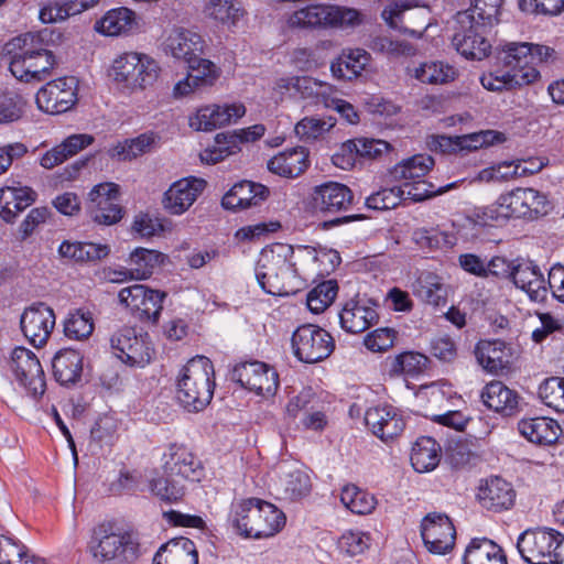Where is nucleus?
Wrapping results in <instances>:
<instances>
[{"label":"nucleus","mask_w":564,"mask_h":564,"mask_svg":"<svg viewBox=\"0 0 564 564\" xmlns=\"http://www.w3.org/2000/svg\"><path fill=\"white\" fill-rule=\"evenodd\" d=\"M62 37L59 32L43 29L19 35L4 45L10 57L9 69L19 80L31 83L46 79L56 64L51 46Z\"/></svg>","instance_id":"1"},{"label":"nucleus","mask_w":564,"mask_h":564,"mask_svg":"<svg viewBox=\"0 0 564 564\" xmlns=\"http://www.w3.org/2000/svg\"><path fill=\"white\" fill-rule=\"evenodd\" d=\"M162 469V475L149 480V490L165 503L180 502L188 484L199 482L205 475L202 462L186 446L177 444L164 453Z\"/></svg>","instance_id":"2"},{"label":"nucleus","mask_w":564,"mask_h":564,"mask_svg":"<svg viewBox=\"0 0 564 564\" xmlns=\"http://www.w3.org/2000/svg\"><path fill=\"white\" fill-rule=\"evenodd\" d=\"M292 246L275 243L264 248L256 267V278L261 289L271 295L289 296L301 288V281L292 262Z\"/></svg>","instance_id":"3"},{"label":"nucleus","mask_w":564,"mask_h":564,"mask_svg":"<svg viewBox=\"0 0 564 564\" xmlns=\"http://www.w3.org/2000/svg\"><path fill=\"white\" fill-rule=\"evenodd\" d=\"M228 521L239 535L262 539L278 533L285 524V516L268 501L249 498L231 503Z\"/></svg>","instance_id":"4"},{"label":"nucleus","mask_w":564,"mask_h":564,"mask_svg":"<svg viewBox=\"0 0 564 564\" xmlns=\"http://www.w3.org/2000/svg\"><path fill=\"white\" fill-rule=\"evenodd\" d=\"M214 366L205 356H196L181 369L176 379V399L189 412L204 410L214 395Z\"/></svg>","instance_id":"5"},{"label":"nucleus","mask_w":564,"mask_h":564,"mask_svg":"<svg viewBox=\"0 0 564 564\" xmlns=\"http://www.w3.org/2000/svg\"><path fill=\"white\" fill-rule=\"evenodd\" d=\"M564 535L551 528H534L523 531L517 540L522 560L529 564H561L560 547Z\"/></svg>","instance_id":"6"},{"label":"nucleus","mask_w":564,"mask_h":564,"mask_svg":"<svg viewBox=\"0 0 564 564\" xmlns=\"http://www.w3.org/2000/svg\"><path fill=\"white\" fill-rule=\"evenodd\" d=\"M93 557L99 562L127 564L137 558V544L127 533L115 532L112 525L96 527L88 545Z\"/></svg>","instance_id":"7"},{"label":"nucleus","mask_w":564,"mask_h":564,"mask_svg":"<svg viewBox=\"0 0 564 564\" xmlns=\"http://www.w3.org/2000/svg\"><path fill=\"white\" fill-rule=\"evenodd\" d=\"M111 70L117 83L134 90L152 86L159 77L160 66L150 55L127 52L113 61Z\"/></svg>","instance_id":"8"},{"label":"nucleus","mask_w":564,"mask_h":564,"mask_svg":"<svg viewBox=\"0 0 564 564\" xmlns=\"http://www.w3.org/2000/svg\"><path fill=\"white\" fill-rule=\"evenodd\" d=\"M469 13H456L452 39L455 50L467 59H482L488 56L491 44L487 35L491 29L477 23Z\"/></svg>","instance_id":"9"},{"label":"nucleus","mask_w":564,"mask_h":564,"mask_svg":"<svg viewBox=\"0 0 564 564\" xmlns=\"http://www.w3.org/2000/svg\"><path fill=\"white\" fill-rule=\"evenodd\" d=\"M360 23L355 9L328 4H312L295 11L289 18L292 28L354 26Z\"/></svg>","instance_id":"10"},{"label":"nucleus","mask_w":564,"mask_h":564,"mask_svg":"<svg viewBox=\"0 0 564 564\" xmlns=\"http://www.w3.org/2000/svg\"><path fill=\"white\" fill-rule=\"evenodd\" d=\"M292 347L299 360L314 364L327 358L333 352L335 341L330 334L319 326L304 324L293 333Z\"/></svg>","instance_id":"11"},{"label":"nucleus","mask_w":564,"mask_h":564,"mask_svg":"<svg viewBox=\"0 0 564 564\" xmlns=\"http://www.w3.org/2000/svg\"><path fill=\"white\" fill-rule=\"evenodd\" d=\"M230 379L264 398L274 395L279 388L276 370L257 360L236 365L230 372Z\"/></svg>","instance_id":"12"},{"label":"nucleus","mask_w":564,"mask_h":564,"mask_svg":"<svg viewBox=\"0 0 564 564\" xmlns=\"http://www.w3.org/2000/svg\"><path fill=\"white\" fill-rule=\"evenodd\" d=\"M77 87L78 80L73 76L51 80L36 93V105L46 113L66 112L77 102Z\"/></svg>","instance_id":"13"},{"label":"nucleus","mask_w":564,"mask_h":564,"mask_svg":"<svg viewBox=\"0 0 564 564\" xmlns=\"http://www.w3.org/2000/svg\"><path fill=\"white\" fill-rule=\"evenodd\" d=\"M166 293L143 284H133L119 291V303L140 319L156 322L163 308Z\"/></svg>","instance_id":"14"},{"label":"nucleus","mask_w":564,"mask_h":564,"mask_svg":"<svg viewBox=\"0 0 564 564\" xmlns=\"http://www.w3.org/2000/svg\"><path fill=\"white\" fill-rule=\"evenodd\" d=\"M120 188L115 183H101L89 192L88 213L91 219L110 226L121 220L123 208L119 204Z\"/></svg>","instance_id":"15"},{"label":"nucleus","mask_w":564,"mask_h":564,"mask_svg":"<svg viewBox=\"0 0 564 564\" xmlns=\"http://www.w3.org/2000/svg\"><path fill=\"white\" fill-rule=\"evenodd\" d=\"M9 367L15 379L34 398L43 395L45 391L44 371L41 362L33 351L24 347L12 350Z\"/></svg>","instance_id":"16"},{"label":"nucleus","mask_w":564,"mask_h":564,"mask_svg":"<svg viewBox=\"0 0 564 564\" xmlns=\"http://www.w3.org/2000/svg\"><path fill=\"white\" fill-rule=\"evenodd\" d=\"M421 535L431 553L444 555L454 547L456 531L445 513L432 512L422 520Z\"/></svg>","instance_id":"17"},{"label":"nucleus","mask_w":564,"mask_h":564,"mask_svg":"<svg viewBox=\"0 0 564 564\" xmlns=\"http://www.w3.org/2000/svg\"><path fill=\"white\" fill-rule=\"evenodd\" d=\"M530 43L511 42L503 46L498 54V63L501 67L517 75V80L522 85H529L538 80L540 72L532 65Z\"/></svg>","instance_id":"18"},{"label":"nucleus","mask_w":564,"mask_h":564,"mask_svg":"<svg viewBox=\"0 0 564 564\" xmlns=\"http://www.w3.org/2000/svg\"><path fill=\"white\" fill-rule=\"evenodd\" d=\"M203 48V37L184 28L172 29L163 42L164 52L176 59L186 62L189 69H195L198 62L206 61L200 57Z\"/></svg>","instance_id":"19"},{"label":"nucleus","mask_w":564,"mask_h":564,"mask_svg":"<svg viewBox=\"0 0 564 564\" xmlns=\"http://www.w3.org/2000/svg\"><path fill=\"white\" fill-rule=\"evenodd\" d=\"M245 113L246 107L240 102L207 105L189 117V127L196 131H212L236 122Z\"/></svg>","instance_id":"20"},{"label":"nucleus","mask_w":564,"mask_h":564,"mask_svg":"<svg viewBox=\"0 0 564 564\" xmlns=\"http://www.w3.org/2000/svg\"><path fill=\"white\" fill-rule=\"evenodd\" d=\"M20 324L26 339L33 346L41 347L47 341L55 326V314L44 303L33 304L23 312Z\"/></svg>","instance_id":"21"},{"label":"nucleus","mask_w":564,"mask_h":564,"mask_svg":"<svg viewBox=\"0 0 564 564\" xmlns=\"http://www.w3.org/2000/svg\"><path fill=\"white\" fill-rule=\"evenodd\" d=\"M205 186V180L195 176L174 182L164 193V208L172 215H182L195 203Z\"/></svg>","instance_id":"22"},{"label":"nucleus","mask_w":564,"mask_h":564,"mask_svg":"<svg viewBox=\"0 0 564 564\" xmlns=\"http://www.w3.org/2000/svg\"><path fill=\"white\" fill-rule=\"evenodd\" d=\"M366 425L382 441L399 436L405 426L400 411L389 404L369 408L365 413Z\"/></svg>","instance_id":"23"},{"label":"nucleus","mask_w":564,"mask_h":564,"mask_svg":"<svg viewBox=\"0 0 564 564\" xmlns=\"http://www.w3.org/2000/svg\"><path fill=\"white\" fill-rule=\"evenodd\" d=\"M377 303L369 299L348 301L339 313V322L347 333H362L378 322Z\"/></svg>","instance_id":"24"},{"label":"nucleus","mask_w":564,"mask_h":564,"mask_svg":"<svg viewBox=\"0 0 564 564\" xmlns=\"http://www.w3.org/2000/svg\"><path fill=\"white\" fill-rule=\"evenodd\" d=\"M354 202L351 189L345 184L326 182L312 192V203L316 210L327 214L346 212Z\"/></svg>","instance_id":"25"},{"label":"nucleus","mask_w":564,"mask_h":564,"mask_svg":"<svg viewBox=\"0 0 564 564\" xmlns=\"http://www.w3.org/2000/svg\"><path fill=\"white\" fill-rule=\"evenodd\" d=\"M480 399L489 410L505 416L516 414L519 411L521 400L516 390L510 389L499 380L487 383L480 392Z\"/></svg>","instance_id":"26"},{"label":"nucleus","mask_w":564,"mask_h":564,"mask_svg":"<svg viewBox=\"0 0 564 564\" xmlns=\"http://www.w3.org/2000/svg\"><path fill=\"white\" fill-rule=\"evenodd\" d=\"M203 13L206 19L229 31L237 29L247 15L239 0H207Z\"/></svg>","instance_id":"27"},{"label":"nucleus","mask_w":564,"mask_h":564,"mask_svg":"<svg viewBox=\"0 0 564 564\" xmlns=\"http://www.w3.org/2000/svg\"><path fill=\"white\" fill-rule=\"evenodd\" d=\"M268 194L269 191L264 185L251 181H241L225 194L221 205L230 210L247 209L260 205Z\"/></svg>","instance_id":"28"},{"label":"nucleus","mask_w":564,"mask_h":564,"mask_svg":"<svg viewBox=\"0 0 564 564\" xmlns=\"http://www.w3.org/2000/svg\"><path fill=\"white\" fill-rule=\"evenodd\" d=\"M477 497L484 508L499 512L513 506L516 494L508 481L492 477L479 487Z\"/></svg>","instance_id":"29"},{"label":"nucleus","mask_w":564,"mask_h":564,"mask_svg":"<svg viewBox=\"0 0 564 564\" xmlns=\"http://www.w3.org/2000/svg\"><path fill=\"white\" fill-rule=\"evenodd\" d=\"M478 364L489 372L508 369L511 364V348L500 339L480 340L475 348Z\"/></svg>","instance_id":"30"},{"label":"nucleus","mask_w":564,"mask_h":564,"mask_svg":"<svg viewBox=\"0 0 564 564\" xmlns=\"http://www.w3.org/2000/svg\"><path fill=\"white\" fill-rule=\"evenodd\" d=\"M308 152L303 147L284 150L268 161V170L282 177L294 178L308 167Z\"/></svg>","instance_id":"31"},{"label":"nucleus","mask_w":564,"mask_h":564,"mask_svg":"<svg viewBox=\"0 0 564 564\" xmlns=\"http://www.w3.org/2000/svg\"><path fill=\"white\" fill-rule=\"evenodd\" d=\"M153 564H198V553L192 540L181 536L163 544Z\"/></svg>","instance_id":"32"},{"label":"nucleus","mask_w":564,"mask_h":564,"mask_svg":"<svg viewBox=\"0 0 564 564\" xmlns=\"http://www.w3.org/2000/svg\"><path fill=\"white\" fill-rule=\"evenodd\" d=\"M518 430L529 442L539 445L555 443L561 433L558 423L544 416L523 419L518 423Z\"/></svg>","instance_id":"33"},{"label":"nucleus","mask_w":564,"mask_h":564,"mask_svg":"<svg viewBox=\"0 0 564 564\" xmlns=\"http://www.w3.org/2000/svg\"><path fill=\"white\" fill-rule=\"evenodd\" d=\"M53 375L62 386L77 383L83 373V356L74 349H62L52 360Z\"/></svg>","instance_id":"34"},{"label":"nucleus","mask_w":564,"mask_h":564,"mask_svg":"<svg viewBox=\"0 0 564 564\" xmlns=\"http://www.w3.org/2000/svg\"><path fill=\"white\" fill-rule=\"evenodd\" d=\"M311 487V479L304 470L295 466H281L278 490L283 499L299 500L310 494Z\"/></svg>","instance_id":"35"},{"label":"nucleus","mask_w":564,"mask_h":564,"mask_svg":"<svg viewBox=\"0 0 564 564\" xmlns=\"http://www.w3.org/2000/svg\"><path fill=\"white\" fill-rule=\"evenodd\" d=\"M371 59L370 54L362 48L344 50L332 62L330 72L337 79L351 80L358 77Z\"/></svg>","instance_id":"36"},{"label":"nucleus","mask_w":564,"mask_h":564,"mask_svg":"<svg viewBox=\"0 0 564 564\" xmlns=\"http://www.w3.org/2000/svg\"><path fill=\"white\" fill-rule=\"evenodd\" d=\"M36 194L30 187H4L0 189V217L13 223L19 213L35 200Z\"/></svg>","instance_id":"37"},{"label":"nucleus","mask_w":564,"mask_h":564,"mask_svg":"<svg viewBox=\"0 0 564 564\" xmlns=\"http://www.w3.org/2000/svg\"><path fill=\"white\" fill-rule=\"evenodd\" d=\"M412 292L426 304L433 306L446 304V285L442 282V278L433 272H421L412 284Z\"/></svg>","instance_id":"38"},{"label":"nucleus","mask_w":564,"mask_h":564,"mask_svg":"<svg viewBox=\"0 0 564 564\" xmlns=\"http://www.w3.org/2000/svg\"><path fill=\"white\" fill-rule=\"evenodd\" d=\"M463 564H507V557L492 540L475 538L466 547Z\"/></svg>","instance_id":"39"},{"label":"nucleus","mask_w":564,"mask_h":564,"mask_svg":"<svg viewBox=\"0 0 564 564\" xmlns=\"http://www.w3.org/2000/svg\"><path fill=\"white\" fill-rule=\"evenodd\" d=\"M138 29L135 13L124 7L108 11L98 22L97 30L109 36L132 33Z\"/></svg>","instance_id":"40"},{"label":"nucleus","mask_w":564,"mask_h":564,"mask_svg":"<svg viewBox=\"0 0 564 564\" xmlns=\"http://www.w3.org/2000/svg\"><path fill=\"white\" fill-rule=\"evenodd\" d=\"M216 77L215 65L210 61H200L195 69H191L187 77L175 84L173 96L175 98H182L195 91L197 88L210 86Z\"/></svg>","instance_id":"41"},{"label":"nucleus","mask_w":564,"mask_h":564,"mask_svg":"<svg viewBox=\"0 0 564 564\" xmlns=\"http://www.w3.org/2000/svg\"><path fill=\"white\" fill-rule=\"evenodd\" d=\"M510 218H514V214L509 206L506 193L501 194L494 204L476 208L468 216L470 223L480 227L502 225Z\"/></svg>","instance_id":"42"},{"label":"nucleus","mask_w":564,"mask_h":564,"mask_svg":"<svg viewBox=\"0 0 564 564\" xmlns=\"http://www.w3.org/2000/svg\"><path fill=\"white\" fill-rule=\"evenodd\" d=\"M441 447L430 436H422L416 440L411 452V464L419 473L433 470L440 463Z\"/></svg>","instance_id":"43"},{"label":"nucleus","mask_w":564,"mask_h":564,"mask_svg":"<svg viewBox=\"0 0 564 564\" xmlns=\"http://www.w3.org/2000/svg\"><path fill=\"white\" fill-rule=\"evenodd\" d=\"M434 164V159L431 155L415 154L394 165L391 175L395 181L404 183L422 180Z\"/></svg>","instance_id":"44"},{"label":"nucleus","mask_w":564,"mask_h":564,"mask_svg":"<svg viewBox=\"0 0 564 564\" xmlns=\"http://www.w3.org/2000/svg\"><path fill=\"white\" fill-rule=\"evenodd\" d=\"M109 252L110 248L108 245L94 242L64 241L58 248L61 257L77 262L101 260L106 258Z\"/></svg>","instance_id":"45"},{"label":"nucleus","mask_w":564,"mask_h":564,"mask_svg":"<svg viewBox=\"0 0 564 564\" xmlns=\"http://www.w3.org/2000/svg\"><path fill=\"white\" fill-rule=\"evenodd\" d=\"M153 132H147L133 139L118 142L109 150V155L119 161H130L149 152L158 140Z\"/></svg>","instance_id":"46"},{"label":"nucleus","mask_w":564,"mask_h":564,"mask_svg":"<svg viewBox=\"0 0 564 564\" xmlns=\"http://www.w3.org/2000/svg\"><path fill=\"white\" fill-rule=\"evenodd\" d=\"M239 151V137L232 135V133H218L214 143L206 148L199 156L203 163L216 164Z\"/></svg>","instance_id":"47"},{"label":"nucleus","mask_w":564,"mask_h":564,"mask_svg":"<svg viewBox=\"0 0 564 564\" xmlns=\"http://www.w3.org/2000/svg\"><path fill=\"white\" fill-rule=\"evenodd\" d=\"M343 505L356 514H369L375 510L377 500L373 495L355 485H347L340 494Z\"/></svg>","instance_id":"48"},{"label":"nucleus","mask_w":564,"mask_h":564,"mask_svg":"<svg viewBox=\"0 0 564 564\" xmlns=\"http://www.w3.org/2000/svg\"><path fill=\"white\" fill-rule=\"evenodd\" d=\"M162 262L163 254L161 252L145 248H137L129 258V265L133 269L137 280L148 279Z\"/></svg>","instance_id":"49"},{"label":"nucleus","mask_w":564,"mask_h":564,"mask_svg":"<svg viewBox=\"0 0 564 564\" xmlns=\"http://www.w3.org/2000/svg\"><path fill=\"white\" fill-rule=\"evenodd\" d=\"M413 76L423 84H445L453 80L456 70L443 62H426L415 67Z\"/></svg>","instance_id":"50"},{"label":"nucleus","mask_w":564,"mask_h":564,"mask_svg":"<svg viewBox=\"0 0 564 564\" xmlns=\"http://www.w3.org/2000/svg\"><path fill=\"white\" fill-rule=\"evenodd\" d=\"M304 99H313L316 104L329 100L335 93L334 87L310 76H295V91Z\"/></svg>","instance_id":"51"},{"label":"nucleus","mask_w":564,"mask_h":564,"mask_svg":"<svg viewBox=\"0 0 564 564\" xmlns=\"http://www.w3.org/2000/svg\"><path fill=\"white\" fill-rule=\"evenodd\" d=\"M426 362L427 358L424 355L420 352L405 351L392 359L389 373L391 376L405 375L409 377H415L425 369Z\"/></svg>","instance_id":"52"},{"label":"nucleus","mask_w":564,"mask_h":564,"mask_svg":"<svg viewBox=\"0 0 564 564\" xmlns=\"http://www.w3.org/2000/svg\"><path fill=\"white\" fill-rule=\"evenodd\" d=\"M470 7L458 13H469L477 23L491 29L498 23L503 0H469Z\"/></svg>","instance_id":"53"},{"label":"nucleus","mask_w":564,"mask_h":564,"mask_svg":"<svg viewBox=\"0 0 564 564\" xmlns=\"http://www.w3.org/2000/svg\"><path fill=\"white\" fill-rule=\"evenodd\" d=\"M338 285L335 280H327L314 289L306 296V304L311 312L318 314L324 312L336 299Z\"/></svg>","instance_id":"54"},{"label":"nucleus","mask_w":564,"mask_h":564,"mask_svg":"<svg viewBox=\"0 0 564 564\" xmlns=\"http://www.w3.org/2000/svg\"><path fill=\"white\" fill-rule=\"evenodd\" d=\"M94 321L89 312H70L64 323V333L70 339L82 340L91 335Z\"/></svg>","instance_id":"55"},{"label":"nucleus","mask_w":564,"mask_h":564,"mask_svg":"<svg viewBox=\"0 0 564 564\" xmlns=\"http://www.w3.org/2000/svg\"><path fill=\"white\" fill-rule=\"evenodd\" d=\"M318 400L312 389H303L296 395L290 398L285 405L284 420L296 423L302 416L314 408Z\"/></svg>","instance_id":"56"},{"label":"nucleus","mask_w":564,"mask_h":564,"mask_svg":"<svg viewBox=\"0 0 564 564\" xmlns=\"http://www.w3.org/2000/svg\"><path fill=\"white\" fill-rule=\"evenodd\" d=\"M539 398L549 408L564 413V378L545 379L539 387Z\"/></svg>","instance_id":"57"},{"label":"nucleus","mask_w":564,"mask_h":564,"mask_svg":"<svg viewBox=\"0 0 564 564\" xmlns=\"http://www.w3.org/2000/svg\"><path fill=\"white\" fill-rule=\"evenodd\" d=\"M153 349L151 348L148 335L135 334L133 341L128 346L124 355L120 354V360L130 366L143 367L152 359Z\"/></svg>","instance_id":"58"},{"label":"nucleus","mask_w":564,"mask_h":564,"mask_svg":"<svg viewBox=\"0 0 564 564\" xmlns=\"http://www.w3.org/2000/svg\"><path fill=\"white\" fill-rule=\"evenodd\" d=\"M153 349L151 348L148 335L135 334L133 341L128 346L124 355L120 354V360L130 366L143 367L152 359Z\"/></svg>","instance_id":"59"},{"label":"nucleus","mask_w":564,"mask_h":564,"mask_svg":"<svg viewBox=\"0 0 564 564\" xmlns=\"http://www.w3.org/2000/svg\"><path fill=\"white\" fill-rule=\"evenodd\" d=\"M415 7L417 0H395L382 10L381 18L390 28L415 35L414 30L402 25L404 12Z\"/></svg>","instance_id":"60"},{"label":"nucleus","mask_w":564,"mask_h":564,"mask_svg":"<svg viewBox=\"0 0 564 564\" xmlns=\"http://www.w3.org/2000/svg\"><path fill=\"white\" fill-rule=\"evenodd\" d=\"M88 7V1L82 2L78 7L75 2L50 3L40 11V19L44 23H55L66 20L68 17L79 13Z\"/></svg>","instance_id":"61"},{"label":"nucleus","mask_w":564,"mask_h":564,"mask_svg":"<svg viewBox=\"0 0 564 564\" xmlns=\"http://www.w3.org/2000/svg\"><path fill=\"white\" fill-rule=\"evenodd\" d=\"M335 122L332 118L323 120L315 117H305L295 126L296 135L304 141H313L329 131Z\"/></svg>","instance_id":"62"},{"label":"nucleus","mask_w":564,"mask_h":564,"mask_svg":"<svg viewBox=\"0 0 564 564\" xmlns=\"http://www.w3.org/2000/svg\"><path fill=\"white\" fill-rule=\"evenodd\" d=\"M403 192L400 186L387 187L371 194L366 199L368 208L384 210L397 207L403 202Z\"/></svg>","instance_id":"63"},{"label":"nucleus","mask_w":564,"mask_h":564,"mask_svg":"<svg viewBox=\"0 0 564 564\" xmlns=\"http://www.w3.org/2000/svg\"><path fill=\"white\" fill-rule=\"evenodd\" d=\"M482 87L490 91H501L503 89H511L516 86H523L517 80V75H511L502 67L480 77Z\"/></svg>","instance_id":"64"}]
</instances>
